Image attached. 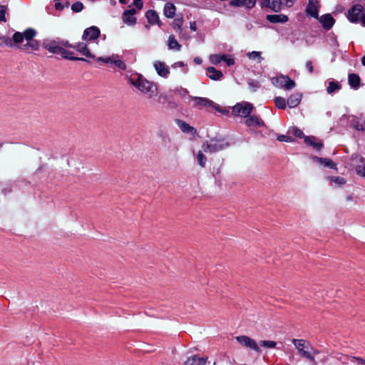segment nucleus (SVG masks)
I'll return each instance as SVG.
<instances>
[{
  "label": "nucleus",
  "instance_id": "obj_44",
  "mask_svg": "<svg viewBox=\"0 0 365 365\" xmlns=\"http://www.w3.org/2000/svg\"><path fill=\"white\" fill-rule=\"evenodd\" d=\"M256 4V0H242L240 6H246L248 9L252 8Z\"/></svg>",
  "mask_w": 365,
  "mask_h": 365
},
{
  "label": "nucleus",
  "instance_id": "obj_42",
  "mask_svg": "<svg viewBox=\"0 0 365 365\" xmlns=\"http://www.w3.org/2000/svg\"><path fill=\"white\" fill-rule=\"evenodd\" d=\"M329 180L331 182H334L339 185H343L346 183V180L341 177H329Z\"/></svg>",
  "mask_w": 365,
  "mask_h": 365
},
{
  "label": "nucleus",
  "instance_id": "obj_25",
  "mask_svg": "<svg viewBox=\"0 0 365 365\" xmlns=\"http://www.w3.org/2000/svg\"><path fill=\"white\" fill-rule=\"evenodd\" d=\"M178 126L180 128V129L182 130V132L184 133H196V129L194 128L193 127L190 126L189 124H187V123H185V121L183 120H178Z\"/></svg>",
  "mask_w": 365,
  "mask_h": 365
},
{
  "label": "nucleus",
  "instance_id": "obj_41",
  "mask_svg": "<svg viewBox=\"0 0 365 365\" xmlns=\"http://www.w3.org/2000/svg\"><path fill=\"white\" fill-rule=\"evenodd\" d=\"M73 52L69 51V53H65L63 55H61L63 58L71 61H86V60L83 58L80 57H75L72 56Z\"/></svg>",
  "mask_w": 365,
  "mask_h": 365
},
{
  "label": "nucleus",
  "instance_id": "obj_64",
  "mask_svg": "<svg viewBox=\"0 0 365 365\" xmlns=\"http://www.w3.org/2000/svg\"><path fill=\"white\" fill-rule=\"evenodd\" d=\"M361 63L364 66H365V55L361 58Z\"/></svg>",
  "mask_w": 365,
  "mask_h": 365
},
{
  "label": "nucleus",
  "instance_id": "obj_16",
  "mask_svg": "<svg viewBox=\"0 0 365 365\" xmlns=\"http://www.w3.org/2000/svg\"><path fill=\"white\" fill-rule=\"evenodd\" d=\"M319 21L326 30H329L334 23V18L329 14L322 16Z\"/></svg>",
  "mask_w": 365,
  "mask_h": 365
},
{
  "label": "nucleus",
  "instance_id": "obj_38",
  "mask_svg": "<svg viewBox=\"0 0 365 365\" xmlns=\"http://www.w3.org/2000/svg\"><path fill=\"white\" fill-rule=\"evenodd\" d=\"M4 45L12 46L11 39L9 36L0 35V46Z\"/></svg>",
  "mask_w": 365,
  "mask_h": 365
},
{
  "label": "nucleus",
  "instance_id": "obj_58",
  "mask_svg": "<svg viewBox=\"0 0 365 365\" xmlns=\"http://www.w3.org/2000/svg\"><path fill=\"white\" fill-rule=\"evenodd\" d=\"M190 29L191 30H192L193 31H195L196 29H197V27H196V23L194 21V22H191L190 23Z\"/></svg>",
  "mask_w": 365,
  "mask_h": 365
},
{
  "label": "nucleus",
  "instance_id": "obj_3",
  "mask_svg": "<svg viewBox=\"0 0 365 365\" xmlns=\"http://www.w3.org/2000/svg\"><path fill=\"white\" fill-rule=\"evenodd\" d=\"M296 0H259L262 8H269L275 12H279L283 6L291 7Z\"/></svg>",
  "mask_w": 365,
  "mask_h": 365
},
{
  "label": "nucleus",
  "instance_id": "obj_2",
  "mask_svg": "<svg viewBox=\"0 0 365 365\" xmlns=\"http://www.w3.org/2000/svg\"><path fill=\"white\" fill-rule=\"evenodd\" d=\"M292 343L294 344L296 349L298 350L299 353L304 357L308 359L310 361H312L314 365H317V361L314 357L312 356V354H318L319 352L312 349L310 344L304 340V339H294L292 340Z\"/></svg>",
  "mask_w": 365,
  "mask_h": 365
},
{
  "label": "nucleus",
  "instance_id": "obj_61",
  "mask_svg": "<svg viewBox=\"0 0 365 365\" xmlns=\"http://www.w3.org/2000/svg\"><path fill=\"white\" fill-rule=\"evenodd\" d=\"M55 7L56 9H63V6H61V4L60 3H56L55 4Z\"/></svg>",
  "mask_w": 365,
  "mask_h": 365
},
{
  "label": "nucleus",
  "instance_id": "obj_63",
  "mask_svg": "<svg viewBox=\"0 0 365 365\" xmlns=\"http://www.w3.org/2000/svg\"><path fill=\"white\" fill-rule=\"evenodd\" d=\"M155 24H158L159 26H161L163 24L159 18L158 19V21H155Z\"/></svg>",
  "mask_w": 365,
  "mask_h": 365
},
{
  "label": "nucleus",
  "instance_id": "obj_37",
  "mask_svg": "<svg viewBox=\"0 0 365 365\" xmlns=\"http://www.w3.org/2000/svg\"><path fill=\"white\" fill-rule=\"evenodd\" d=\"M226 58V55H211L210 57V61L213 64H217L219 63L222 59Z\"/></svg>",
  "mask_w": 365,
  "mask_h": 365
},
{
  "label": "nucleus",
  "instance_id": "obj_32",
  "mask_svg": "<svg viewBox=\"0 0 365 365\" xmlns=\"http://www.w3.org/2000/svg\"><path fill=\"white\" fill-rule=\"evenodd\" d=\"M158 136L161 138L162 145L165 147L168 146V145L170 143L171 139L170 136L163 131H159L158 133Z\"/></svg>",
  "mask_w": 365,
  "mask_h": 365
},
{
  "label": "nucleus",
  "instance_id": "obj_47",
  "mask_svg": "<svg viewBox=\"0 0 365 365\" xmlns=\"http://www.w3.org/2000/svg\"><path fill=\"white\" fill-rule=\"evenodd\" d=\"M277 139L281 142H282V141L292 142L293 140V138L291 136L284 135H278Z\"/></svg>",
  "mask_w": 365,
  "mask_h": 365
},
{
  "label": "nucleus",
  "instance_id": "obj_1",
  "mask_svg": "<svg viewBox=\"0 0 365 365\" xmlns=\"http://www.w3.org/2000/svg\"><path fill=\"white\" fill-rule=\"evenodd\" d=\"M36 35V31L34 29H27L23 33L15 32L13 35V41L18 45L19 48L23 50L37 51L39 48V43L34 39Z\"/></svg>",
  "mask_w": 365,
  "mask_h": 365
},
{
  "label": "nucleus",
  "instance_id": "obj_30",
  "mask_svg": "<svg viewBox=\"0 0 365 365\" xmlns=\"http://www.w3.org/2000/svg\"><path fill=\"white\" fill-rule=\"evenodd\" d=\"M315 138L314 137H306L304 141L309 145L315 148L317 150H320L323 147V144L321 142H314Z\"/></svg>",
  "mask_w": 365,
  "mask_h": 365
},
{
  "label": "nucleus",
  "instance_id": "obj_29",
  "mask_svg": "<svg viewBox=\"0 0 365 365\" xmlns=\"http://www.w3.org/2000/svg\"><path fill=\"white\" fill-rule=\"evenodd\" d=\"M168 46L170 49H175L177 51H179L181 48L180 44L175 40L173 35L169 36Z\"/></svg>",
  "mask_w": 365,
  "mask_h": 365
},
{
  "label": "nucleus",
  "instance_id": "obj_34",
  "mask_svg": "<svg viewBox=\"0 0 365 365\" xmlns=\"http://www.w3.org/2000/svg\"><path fill=\"white\" fill-rule=\"evenodd\" d=\"M275 106L277 108L285 109L287 106L286 101L282 97H276L274 98Z\"/></svg>",
  "mask_w": 365,
  "mask_h": 365
},
{
  "label": "nucleus",
  "instance_id": "obj_43",
  "mask_svg": "<svg viewBox=\"0 0 365 365\" xmlns=\"http://www.w3.org/2000/svg\"><path fill=\"white\" fill-rule=\"evenodd\" d=\"M83 9V4L80 1H76L71 6V9L73 12L77 13L80 12Z\"/></svg>",
  "mask_w": 365,
  "mask_h": 365
},
{
  "label": "nucleus",
  "instance_id": "obj_13",
  "mask_svg": "<svg viewBox=\"0 0 365 365\" xmlns=\"http://www.w3.org/2000/svg\"><path fill=\"white\" fill-rule=\"evenodd\" d=\"M101 34L100 29L96 26H91L87 28L82 36V38L84 41H92L97 39Z\"/></svg>",
  "mask_w": 365,
  "mask_h": 365
},
{
  "label": "nucleus",
  "instance_id": "obj_46",
  "mask_svg": "<svg viewBox=\"0 0 365 365\" xmlns=\"http://www.w3.org/2000/svg\"><path fill=\"white\" fill-rule=\"evenodd\" d=\"M113 63L115 64V66H117L120 69H122V70L126 69V66H125V63L120 60H115L113 58Z\"/></svg>",
  "mask_w": 365,
  "mask_h": 365
},
{
  "label": "nucleus",
  "instance_id": "obj_53",
  "mask_svg": "<svg viewBox=\"0 0 365 365\" xmlns=\"http://www.w3.org/2000/svg\"><path fill=\"white\" fill-rule=\"evenodd\" d=\"M222 61H225V62H226V63H227V66H232V65H233V64L235 63V61H234V59H233V58H227L226 57V58H225V59H222Z\"/></svg>",
  "mask_w": 365,
  "mask_h": 365
},
{
  "label": "nucleus",
  "instance_id": "obj_18",
  "mask_svg": "<svg viewBox=\"0 0 365 365\" xmlns=\"http://www.w3.org/2000/svg\"><path fill=\"white\" fill-rule=\"evenodd\" d=\"M73 48L76 49L77 51L83 53L85 56L88 58H94L95 56L93 55L89 49L88 48L86 44L83 43H79L76 45H74Z\"/></svg>",
  "mask_w": 365,
  "mask_h": 365
},
{
  "label": "nucleus",
  "instance_id": "obj_59",
  "mask_svg": "<svg viewBox=\"0 0 365 365\" xmlns=\"http://www.w3.org/2000/svg\"><path fill=\"white\" fill-rule=\"evenodd\" d=\"M249 85H250V86L254 87V88H258L259 87V83L257 82L252 81V82L249 83Z\"/></svg>",
  "mask_w": 365,
  "mask_h": 365
},
{
  "label": "nucleus",
  "instance_id": "obj_6",
  "mask_svg": "<svg viewBox=\"0 0 365 365\" xmlns=\"http://www.w3.org/2000/svg\"><path fill=\"white\" fill-rule=\"evenodd\" d=\"M253 110V106L248 102L237 103L232 108V113L235 115L245 117L250 115Z\"/></svg>",
  "mask_w": 365,
  "mask_h": 365
},
{
  "label": "nucleus",
  "instance_id": "obj_15",
  "mask_svg": "<svg viewBox=\"0 0 365 365\" xmlns=\"http://www.w3.org/2000/svg\"><path fill=\"white\" fill-rule=\"evenodd\" d=\"M207 358L199 357L197 355L189 357L185 362V365H205Z\"/></svg>",
  "mask_w": 365,
  "mask_h": 365
},
{
  "label": "nucleus",
  "instance_id": "obj_51",
  "mask_svg": "<svg viewBox=\"0 0 365 365\" xmlns=\"http://www.w3.org/2000/svg\"><path fill=\"white\" fill-rule=\"evenodd\" d=\"M293 134L295 136L299 137V138H302V136L304 135L303 132L301 130L298 129V128H294Z\"/></svg>",
  "mask_w": 365,
  "mask_h": 365
},
{
  "label": "nucleus",
  "instance_id": "obj_23",
  "mask_svg": "<svg viewBox=\"0 0 365 365\" xmlns=\"http://www.w3.org/2000/svg\"><path fill=\"white\" fill-rule=\"evenodd\" d=\"M348 81L350 86L354 89H357L360 86V77L356 73L349 74Z\"/></svg>",
  "mask_w": 365,
  "mask_h": 365
},
{
  "label": "nucleus",
  "instance_id": "obj_62",
  "mask_svg": "<svg viewBox=\"0 0 365 365\" xmlns=\"http://www.w3.org/2000/svg\"><path fill=\"white\" fill-rule=\"evenodd\" d=\"M360 19H361V21H362L363 24L365 26V14H361Z\"/></svg>",
  "mask_w": 365,
  "mask_h": 365
},
{
  "label": "nucleus",
  "instance_id": "obj_57",
  "mask_svg": "<svg viewBox=\"0 0 365 365\" xmlns=\"http://www.w3.org/2000/svg\"><path fill=\"white\" fill-rule=\"evenodd\" d=\"M356 361L360 364H365V360L360 357H353Z\"/></svg>",
  "mask_w": 365,
  "mask_h": 365
},
{
  "label": "nucleus",
  "instance_id": "obj_36",
  "mask_svg": "<svg viewBox=\"0 0 365 365\" xmlns=\"http://www.w3.org/2000/svg\"><path fill=\"white\" fill-rule=\"evenodd\" d=\"M197 162H198L199 165L202 168H204L205 165V163H206L207 158L205 156V155L203 154L202 151L200 150L198 152V153L197 155Z\"/></svg>",
  "mask_w": 365,
  "mask_h": 365
},
{
  "label": "nucleus",
  "instance_id": "obj_35",
  "mask_svg": "<svg viewBox=\"0 0 365 365\" xmlns=\"http://www.w3.org/2000/svg\"><path fill=\"white\" fill-rule=\"evenodd\" d=\"M341 88V85L334 81H330L329 83V86L327 88V91L328 93H332L336 90H339Z\"/></svg>",
  "mask_w": 365,
  "mask_h": 365
},
{
  "label": "nucleus",
  "instance_id": "obj_12",
  "mask_svg": "<svg viewBox=\"0 0 365 365\" xmlns=\"http://www.w3.org/2000/svg\"><path fill=\"white\" fill-rule=\"evenodd\" d=\"M363 11V6L359 4L353 6L348 11V19L351 22H357L361 17V14Z\"/></svg>",
  "mask_w": 365,
  "mask_h": 365
},
{
  "label": "nucleus",
  "instance_id": "obj_10",
  "mask_svg": "<svg viewBox=\"0 0 365 365\" xmlns=\"http://www.w3.org/2000/svg\"><path fill=\"white\" fill-rule=\"evenodd\" d=\"M189 97L194 101L193 106L195 108L214 107L216 110H219L215 103L208 98L190 96Z\"/></svg>",
  "mask_w": 365,
  "mask_h": 365
},
{
  "label": "nucleus",
  "instance_id": "obj_45",
  "mask_svg": "<svg viewBox=\"0 0 365 365\" xmlns=\"http://www.w3.org/2000/svg\"><path fill=\"white\" fill-rule=\"evenodd\" d=\"M6 11V7L2 5H0V21L6 22V19L5 17V13Z\"/></svg>",
  "mask_w": 365,
  "mask_h": 365
},
{
  "label": "nucleus",
  "instance_id": "obj_55",
  "mask_svg": "<svg viewBox=\"0 0 365 365\" xmlns=\"http://www.w3.org/2000/svg\"><path fill=\"white\" fill-rule=\"evenodd\" d=\"M188 93V91L187 89H185V88H181L180 91H179V94L181 96H185V95H187Z\"/></svg>",
  "mask_w": 365,
  "mask_h": 365
},
{
  "label": "nucleus",
  "instance_id": "obj_20",
  "mask_svg": "<svg viewBox=\"0 0 365 365\" xmlns=\"http://www.w3.org/2000/svg\"><path fill=\"white\" fill-rule=\"evenodd\" d=\"M247 118L245 124L249 127L264 125V122L256 115H249Z\"/></svg>",
  "mask_w": 365,
  "mask_h": 365
},
{
  "label": "nucleus",
  "instance_id": "obj_11",
  "mask_svg": "<svg viewBox=\"0 0 365 365\" xmlns=\"http://www.w3.org/2000/svg\"><path fill=\"white\" fill-rule=\"evenodd\" d=\"M229 143L222 144L219 143L217 141L215 143H209L208 142H205L202 144V148L205 153H215L224 149L225 147L229 146Z\"/></svg>",
  "mask_w": 365,
  "mask_h": 365
},
{
  "label": "nucleus",
  "instance_id": "obj_21",
  "mask_svg": "<svg viewBox=\"0 0 365 365\" xmlns=\"http://www.w3.org/2000/svg\"><path fill=\"white\" fill-rule=\"evenodd\" d=\"M175 11H176V7L173 3L168 2V3L165 4V5L164 6L163 12H164V15L166 17H168L169 19L173 18L175 15Z\"/></svg>",
  "mask_w": 365,
  "mask_h": 365
},
{
  "label": "nucleus",
  "instance_id": "obj_33",
  "mask_svg": "<svg viewBox=\"0 0 365 365\" xmlns=\"http://www.w3.org/2000/svg\"><path fill=\"white\" fill-rule=\"evenodd\" d=\"M183 21H184L182 17H180V18L175 19L172 23L173 28L175 30L179 31L180 34L182 32V26Z\"/></svg>",
  "mask_w": 365,
  "mask_h": 365
},
{
  "label": "nucleus",
  "instance_id": "obj_17",
  "mask_svg": "<svg viewBox=\"0 0 365 365\" xmlns=\"http://www.w3.org/2000/svg\"><path fill=\"white\" fill-rule=\"evenodd\" d=\"M302 99V94L299 93H295L292 94L287 99V103L289 108H295L297 107Z\"/></svg>",
  "mask_w": 365,
  "mask_h": 365
},
{
  "label": "nucleus",
  "instance_id": "obj_14",
  "mask_svg": "<svg viewBox=\"0 0 365 365\" xmlns=\"http://www.w3.org/2000/svg\"><path fill=\"white\" fill-rule=\"evenodd\" d=\"M135 9L125 10L123 14V21L128 25H134L136 23V18L134 15L136 14Z\"/></svg>",
  "mask_w": 365,
  "mask_h": 365
},
{
  "label": "nucleus",
  "instance_id": "obj_49",
  "mask_svg": "<svg viewBox=\"0 0 365 365\" xmlns=\"http://www.w3.org/2000/svg\"><path fill=\"white\" fill-rule=\"evenodd\" d=\"M133 4L138 10H140L143 6V0H133Z\"/></svg>",
  "mask_w": 365,
  "mask_h": 365
},
{
  "label": "nucleus",
  "instance_id": "obj_9",
  "mask_svg": "<svg viewBox=\"0 0 365 365\" xmlns=\"http://www.w3.org/2000/svg\"><path fill=\"white\" fill-rule=\"evenodd\" d=\"M44 48L52 53H58L63 55L65 53H69V51L62 47L60 43L56 41H51L43 43Z\"/></svg>",
  "mask_w": 365,
  "mask_h": 365
},
{
  "label": "nucleus",
  "instance_id": "obj_40",
  "mask_svg": "<svg viewBox=\"0 0 365 365\" xmlns=\"http://www.w3.org/2000/svg\"><path fill=\"white\" fill-rule=\"evenodd\" d=\"M247 56H249V58L250 59H253V60L257 59L259 63H260L262 61V60L263 59L262 57L261 56V53L258 52V51H252V52L248 53Z\"/></svg>",
  "mask_w": 365,
  "mask_h": 365
},
{
  "label": "nucleus",
  "instance_id": "obj_27",
  "mask_svg": "<svg viewBox=\"0 0 365 365\" xmlns=\"http://www.w3.org/2000/svg\"><path fill=\"white\" fill-rule=\"evenodd\" d=\"M145 17L150 24H155L159 18L158 13L155 10H148L145 13Z\"/></svg>",
  "mask_w": 365,
  "mask_h": 365
},
{
  "label": "nucleus",
  "instance_id": "obj_52",
  "mask_svg": "<svg viewBox=\"0 0 365 365\" xmlns=\"http://www.w3.org/2000/svg\"><path fill=\"white\" fill-rule=\"evenodd\" d=\"M60 44L61 46L63 47H66V48H73V45H71L68 41H61L60 42Z\"/></svg>",
  "mask_w": 365,
  "mask_h": 365
},
{
  "label": "nucleus",
  "instance_id": "obj_4",
  "mask_svg": "<svg viewBox=\"0 0 365 365\" xmlns=\"http://www.w3.org/2000/svg\"><path fill=\"white\" fill-rule=\"evenodd\" d=\"M131 83L143 93L148 94L150 97L154 95L156 90L153 83L143 79L140 77H138L135 81L132 80Z\"/></svg>",
  "mask_w": 365,
  "mask_h": 365
},
{
  "label": "nucleus",
  "instance_id": "obj_60",
  "mask_svg": "<svg viewBox=\"0 0 365 365\" xmlns=\"http://www.w3.org/2000/svg\"><path fill=\"white\" fill-rule=\"evenodd\" d=\"M202 59H201L200 58H199V57H195V58H194V62H195V63H197V64H201V63H202Z\"/></svg>",
  "mask_w": 365,
  "mask_h": 365
},
{
  "label": "nucleus",
  "instance_id": "obj_56",
  "mask_svg": "<svg viewBox=\"0 0 365 365\" xmlns=\"http://www.w3.org/2000/svg\"><path fill=\"white\" fill-rule=\"evenodd\" d=\"M357 173L358 174L365 177V164L362 169H357Z\"/></svg>",
  "mask_w": 365,
  "mask_h": 365
},
{
  "label": "nucleus",
  "instance_id": "obj_31",
  "mask_svg": "<svg viewBox=\"0 0 365 365\" xmlns=\"http://www.w3.org/2000/svg\"><path fill=\"white\" fill-rule=\"evenodd\" d=\"M351 123L356 130L365 132V120L362 123H360L356 118H354L351 120Z\"/></svg>",
  "mask_w": 365,
  "mask_h": 365
},
{
  "label": "nucleus",
  "instance_id": "obj_54",
  "mask_svg": "<svg viewBox=\"0 0 365 365\" xmlns=\"http://www.w3.org/2000/svg\"><path fill=\"white\" fill-rule=\"evenodd\" d=\"M306 66L310 73L313 72V66L311 61H307L306 63Z\"/></svg>",
  "mask_w": 365,
  "mask_h": 365
},
{
  "label": "nucleus",
  "instance_id": "obj_48",
  "mask_svg": "<svg viewBox=\"0 0 365 365\" xmlns=\"http://www.w3.org/2000/svg\"><path fill=\"white\" fill-rule=\"evenodd\" d=\"M113 58H114V56H110V57H107V58L99 57V58H98L97 60L98 61H103L104 63H113Z\"/></svg>",
  "mask_w": 365,
  "mask_h": 365
},
{
  "label": "nucleus",
  "instance_id": "obj_28",
  "mask_svg": "<svg viewBox=\"0 0 365 365\" xmlns=\"http://www.w3.org/2000/svg\"><path fill=\"white\" fill-rule=\"evenodd\" d=\"M316 160L326 167L335 170L337 169L336 165L331 159L316 157Z\"/></svg>",
  "mask_w": 365,
  "mask_h": 365
},
{
  "label": "nucleus",
  "instance_id": "obj_50",
  "mask_svg": "<svg viewBox=\"0 0 365 365\" xmlns=\"http://www.w3.org/2000/svg\"><path fill=\"white\" fill-rule=\"evenodd\" d=\"M230 5L239 7L242 5V0H230Z\"/></svg>",
  "mask_w": 365,
  "mask_h": 365
},
{
  "label": "nucleus",
  "instance_id": "obj_19",
  "mask_svg": "<svg viewBox=\"0 0 365 365\" xmlns=\"http://www.w3.org/2000/svg\"><path fill=\"white\" fill-rule=\"evenodd\" d=\"M154 67H155L157 73L160 76L165 77L169 73L168 67L163 62L156 61L154 63Z\"/></svg>",
  "mask_w": 365,
  "mask_h": 365
},
{
  "label": "nucleus",
  "instance_id": "obj_22",
  "mask_svg": "<svg viewBox=\"0 0 365 365\" xmlns=\"http://www.w3.org/2000/svg\"><path fill=\"white\" fill-rule=\"evenodd\" d=\"M267 19L271 23H285L288 21V17L283 14L267 15Z\"/></svg>",
  "mask_w": 365,
  "mask_h": 365
},
{
  "label": "nucleus",
  "instance_id": "obj_26",
  "mask_svg": "<svg viewBox=\"0 0 365 365\" xmlns=\"http://www.w3.org/2000/svg\"><path fill=\"white\" fill-rule=\"evenodd\" d=\"M306 13L316 19H318V9L317 7L313 4L312 1H309V4L306 9Z\"/></svg>",
  "mask_w": 365,
  "mask_h": 365
},
{
  "label": "nucleus",
  "instance_id": "obj_24",
  "mask_svg": "<svg viewBox=\"0 0 365 365\" xmlns=\"http://www.w3.org/2000/svg\"><path fill=\"white\" fill-rule=\"evenodd\" d=\"M207 71L210 73L209 78L214 81L220 80L223 76L222 71L216 70V68L212 66L208 67Z\"/></svg>",
  "mask_w": 365,
  "mask_h": 365
},
{
  "label": "nucleus",
  "instance_id": "obj_7",
  "mask_svg": "<svg viewBox=\"0 0 365 365\" xmlns=\"http://www.w3.org/2000/svg\"><path fill=\"white\" fill-rule=\"evenodd\" d=\"M272 83L275 85L277 83L281 88L286 90H291L296 86L295 82L292 80L288 76L281 75L277 78H272Z\"/></svg>",
  "mask_w": 365,
  "mask_h": 365
},
{
  "label": "nucleus",
  "instance_id": "obj_39",
  "mask_svg": "<svg viewBox=\"0 0 365 365\" xmlns=\"http://www.w3.org/2000/svg\"><path fill=\"white\" fill-rule=\"evenodd\" d=\"M259 345L266 348L272 349L275 348L277 346V343L274 341H260L259 342Z\"/></svg>",
  "mask_w": 365,
  "mask_h": 365
},
{
  "label": "nucleus",
  "instance_id": "obj_8",
  "mask_svg": "<svg viewBox=\"0 0 365 365\" xmlns=\"http://www.w3.org/2000/svg\"><path fill=\"white\" fill-rule=\"evenodd\" d=\"M236 340L243 346L250 348L257 353H261L262 350L257 345V342L247 336H238L236 337Z\"/></svg>",
  "mask_w": 365,
  "mask_h": 365
},
{
  "label": "nucleus",
  "instance_id": "obj_5",
  "mask_svg": "<svg viewBox=\"0 0 365 365\" xmlns=\"http://www.w3.org/2000/svg\"><path fill=\"white\" fill-rule=\"evenodd\" d=\"M25 167L26 170L34 175L43 172L45 164H43L38 156H32L28 159L26 163Z\"/></svg>",
  "mask_w": 365,
  "mask_h": 365
}]
</instances>
